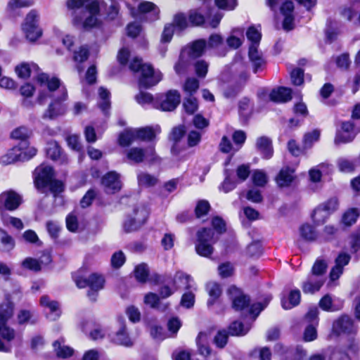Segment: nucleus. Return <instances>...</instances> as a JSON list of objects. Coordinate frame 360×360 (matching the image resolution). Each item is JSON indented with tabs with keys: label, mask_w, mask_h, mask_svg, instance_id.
<instances>
[{
	"label": "nucleus",
	"mask_w": 360,
	"mask_h": 360,
	"mask_svg": "<svg viewBox=\"0 0 360 360\" xmlns=\"http://www.w3.org/2000/svg\"><path fill=\"white\" fill-rule=\"evenodd\" d=\"M67 7L72 24L77 28L89 30L98 25L100 5L97 0H68Z\"/></svg>",
	"instance_id": "obj_1"
},
{
	"label": "nucleus",
	"mask_w": 360,
	"mask_h": 360,
	"mask_svg": "<svg viewBox=\"0 0 360 360\" xmlns=\"http://www.w3.org/2000/svg\"><path fill=\"white\" fill-rule=\"evenodd\" d=\"M15 72L20 79H28L30 77L39 84L41 86H46L49 90H56L63 88L61 81L56 77H50L42 72L39 66L33 62H22L15 67Z\"/></svg>",
	"instance_id": "obj_2"
},
{
	"label": "nucleus",
	"mask_w": 360,
	"mask_h": 360,
	"mask_svg": "<svg viewBox=\"0 0 360 360\" xmlns=\"http://www.w3.org/2000/svg\"><path fill=\"white\" fill-rule=\"evenodd\" d=\"M129 68L134 72H140L139 85L144 88H150L162 80V75L148 63H143L142 59L134 57L129 63Z\"/></svg>",
	"instance_id": "obj_3"
},
{
	"label": "nucleus",
	"mask_w": 360,
	"mask_h": 360,
	"mask_svg": "<svg viewBox=\"0 0 360 360\" xmlns=\"http://www.w3.org/2000/svg\"><path fill=\"white\" fill-rule=\"evenodd\" d=\"M68 97L66 91H39L37 101L42 104L49 98L51 102L43 115V118L53 120L59 116L63 115L66 112V107L63 101Z\"/></svg>",
	"instance_id": "obj_4"
},
{
	"label": "nucleus",
	"mask_w": 360,
	"mask_h": 360,
	"mask_svg": "<svg viewBox=\"0 0 360 360\" xmlns=\"http://www.w3.org/2000/svg\"><path fill=\"white\" fill-rule=\"evenodd\" d=\"M195 243L196 252L205 257H210L214 251L213 244L218 238L214 236V233L211 229L202 228L196 233Z\"/></svg>",
	"instance_id": "obj_5"
},
{
	"label": "nucleus",
	"mask_w": 360,
	"mask_h": 360,
	"mask_svg": "<svg viewBox=\"0 0 360 360\" xmlns=\"http://www.w3.org/2000/svg\"><path fill=\"white\" fill-rule=\"evenodd\" d=\"M74 280L77 286L79 288L89 287L88 297L91 300H96V292L103 288L104 278L97 274H92L88 278H84L80 275H75Z\"/></svg>",
	"instance_id": "obj_6"
},
{
	"label": "nucleus",
	"mask_w": 360,
	"mask_h": 360,
	"mask_svg": "<svg viewBox=\"0 0 360 360\" xmlns=\"http://www.w3.org/2000/svg\"><path fill=\"white\" fill-rule=\"evenodd\" d=\"M181 96L178 91H161L156 94L155 108L162 111L174 110L180 103Z\"/></svg>",
	"instance_id": "obj_7"
},
{
	"label": "nucleus",
	"mask_w": 360,
	"mask_h": 360,
	"mask_svg": "<svg viewBox=\"0 0 360 360\" xmlns=\"http://www.w3.org/2000/svg\"><path fill=\"white\" fill-rule=\"evenodd\" d=\"M174 282L181 283L185 286L186 290H188V292L183 295L181 304L186 308L191 307L195 301V296L193 290H196L193 278L189 275L185 274L183 272H177L174 276Z\"/></svg>",
	"instance_id": "obj_8"
},
{
	"label": "nucleus",
	"mask_w": 360,
	"mask_h": 360,
	"mask_svg": "<svg viewBox=\"0 0 360 360\" xmlns=\"http://www.w3.org/2000/svg\"><path fill=\"white\" fill-rule=\"evenodd\" d=\"M339 202L336 198H332L317 207L312 214L313 220L317 224H323L326 219L338 209Z\"/></svg>",
	"instance_id": "obj_9"
},
{
	"label": "nucleus",
	"mask_w": 360,
	"mask_h": 360,
	"mask_svg": "<svg viewBox=\"0 0 360 360\" xmlns=\"http://www.w3.org/2000/svg\"><path fill=\"white\" fill-rule=\"evenodd\" d=\"M127 158L129 160L135 163H140L143 161L154 162L158 160L153 147H149L145 150L137 147L131 148L127 150Z\"/></svg>",
	"instance_id": "obj_10"
},
{
	"label": "nucleus",
	"mask_w": 360,
	"mask_h": 360,
	"mask_svg": "<svg viewBox=\"0 0 360 360\" xmlns=\"http://www.w3.org/2000/svg\"><path fill=\"white\" fill-rule=\"evenodd\" d=\"M38 15L35 11H31L26 16L23 24V31L27 39L34 41L41 35V30L37 25Z\"/></svg>",
	"instance_id": "obj_11"
},
{
	"label": "nucleus",
	"mask_w": 360,
	"mask_h": 360,
	"mask_svg": "<svg viewBox=\"0 0 360 360\" xmlns=\"http://www.w3.org/2000/svg\"><path fill=\"white\" fill-rule=\"evenodd\" d=\"M130 13L133 17H138L139 15H148L150 20H155L158 19L159 9L152 2L143 1L141 3H132L130 6Z\"/></svg>",
	"instance_id": "obj_12"
},
{
	"label": "nucleus",
	"mask_w": 360,
	"mask_h": 360,
	"mask_svg": "<svg viewBox=\"0 0 360 360\" xmlns=\"http://www.w3.org/2000/svg\"><path fill=\"white\" fill-rule=\"evenodd\" d=\"M214 9H212L209 15H207L206 20L205 18L198 11H191L189 15V20L191 23L193 25H200L205 22L212 28L217 27L222 18V15L217 11L212 17H211L212 11Z\"/></svg>",
	"instance_id": "obj_13"
},
{
	"label": "nucleus",
	"mask_w": 360,
	"mask_h": 360,
	"mask_svg": "<svg viewBox=\"0 0 360 360\" xmlns=\"http://www.w3.org/2000/svg\"><path fill=\"white\" fill-rule=\"evenodd\" d=\"M333 332L337 335L355 334L357 332V326L349 316L343 315L333 322Z\"/></svg>",
	"instance_id": "obj_14"
},
{
	"label": "nucleus",
	"mask_w": 360,
	"mask_h": 360,
	"mask_svg": "<svg viewBox=\"0 0 360 360\" xmlns=\"http://www.w3.org/2000/svg\"><path fill=\"white\" fill-rule=\"evenodd\" d=\"M53 179V171L51 166L41 165L35 169L34 184L37 189L48 187L49 184Z\"/></svg>",
	"instance_id": "obj_15"
},
{
	"label": "nucleus",
	"mask_w": 360,
	"mask_h": 360,
	"mask_svg": "<svg viewBox=\"0 0 360 360\" xmlns=\"http://www.w3.org/2000/svg\"><path fill=\"white\" fill-rule=\"evenodd\" d=\"M22 197L15 191L9 190L0 194V210L13 211L22 203Z\"/></svg>",
	"instance_id": "obj_16"
},
{
	"label": "nucleus",
	"mask_w": 360,
	"mask_h": 360,
	"mask_svg": "<svg viewBox=\"0 0 360 360\" xmlns=\"http://www.w3.org/2000/svg\"><path fill=\"white\" fill-rule=\"evenodd\" d=\"M228 295L232 301V307L235 310H243L250 303L249 297L235 286H231L228 289Z\"/></svg>",
	"instance_id": "obj_17"
},
{
	"label": "nucleus",
	"mask_w": 360,
	"mask_h": 360,
	"mask_svg": "<svg viewBox=\"0 0 360 360\" xmlns=\"http://www.w3.org/2000/svg\"><path fill=\"white\" fill-rule=\"evenodd\" d=\"M40 304L44 307L46 317L50 321H56L60 316V309L57 301L52 300L47 295H43L40 298Z\"/></svg>",
	"instance_id": "obj_18"
},
{
	"label": "nucleus",
	"mask_w": 360,
	"mask_h": 360,
	"mask_svg": "<svg viewBox=\"0 0 360 360\" xmlns=\"http://www.w3.org/2000/svg\"><path fill=\"white\" fill-rule=\"evenodd\" d=\"M292 91H261L258 96L264 101H270L276 103H286L292 100Z\"/></svg>",
	"instance_id": "obj_19"
},
{
	"label": "nucleus",
	"mask_w": 360,
	"mask_h": 360,
	"mask_svg": "<svg viewBox=\"0 0 360 360\" xmlns=\"http://www.w3.org/2000/svg\"><path fill=\"white\" fill-rule=\"evenodd\" d=\"M102 185L108 193H115L121 189L120 175L115 172H110L102 178Z\"/></svg>",
	"instance_id": "obj_20"
},
{
	"label": "nucleus",
	"mask_w": 360,
	"mask_h": 360,
	"mask_svg": "<svg viewBox=\"0 0 360 360\" xmlns=\"http://www.w3.org/2000/svg\"><path fill=\"white\" fill-rule=\"evenodd\" d=\"M206 46V41L204 39L196 40L190 46L183 50L182 53H187L189 62L200 59Z\"/></svg>",
	"instance_id": "obj_21"
},
{
	"label": "nucleus",
	"mask_w": 360,
	"mask_h": 360,
	"mask_svg": "<svg viewBox=\"0 0 360 360\" xmlns=\"http://www.w3.org/2000/svg\"><path fill=\"white\" fill-rule=\"evenodd\" d=\"M281 13L283 16V27L289 31L294 28V4L291 1L284 2L281 6Z\"/></svg>",
	"instance_id": "obj_22"
},
{
	"label": "nucleus",
	"mask_w": 360,
	"mask_h": 360,
	"mask_svg": "<svg viewBox=\"0 0 360 360\" xmlns=\"http://www.w3.org/2000/svg\"><path fill=\"white\" fill-rule=\"evenodd\" d=\"M325 281L326 278H320L310 274L302 283V291L306 294H314L320 290Z\"/></svg>",
	"instance_id": "obj_23"
},
{
	"label": "nucleus",
	"mask_w": 360,
	"mask_h": 360,
	"mask_svg": "<svg viewBox=\"0 0 360 360\" xmlns=\"http://www.w3.org/2000/svg\"><path fill=\"white\" fill-rule=\"evenodd\" d=\"M350 256L347 253H340L335 259V265L330 272V278L332 281L338 280L343 273V268L350 261Z\"/></svg>",
	"instance_id": "obj_24"
},
{
	"label": "nucleus",
	"mask_w": 360,
	"mask_h": 360,
	"mask_svg": "<svg viewBox=\"0 0 360 360\" xmlns=\"http://www.w3.org/2000/svg\"><path fill=\"white\" fill-rule=\"evenodd\" d=\"M14 308L10 295L6 294L4 300L0 303V323L8 322L13 317Z\"/></svg>",
	"instance_id": "obj_25"
},
{
	"label": "nucleus",
	"mask_w": 360,
	"mask_h": 360,
	"mask_svg": "<svg viewBox=\"0 0 360 360\" xmlns=\"http://www.w3.org/2000/svg\"><path fill=\"white\" fill-rule=\"evenodd\" d=\"M355 135L353 124L350 122H343L342 130L337 134L335 141L336 143L350 142Z\"/></svg>",
	"instance_id": "obj_26"
},
{
	"label": "nucleus",
	"mask_w": 360,
	"mask_h": 360,
	"mask_svg": "<svg viewBox=\"0 0 360 360\" xmlns=\"http://www.w3.org/2000/svg\"><path fill=\"white\" fill-rule=\"evenodd\" d=\"M256 147L262 155L263 158L269 159L273 155L271 141L266 136L259 137L256 141Z\"/></svg>",
	"instance_id": "obj_27"
},
{
	"label": "nucleus",
	"mask_w": 360,
	"mask_h": 360,
	"mask_svg": "<svg viewBox=\"0 0 360 360\" xmlns=\"http://www.w3.org/2000/svg\"><path fill=\"white\" fill-rule=\"evenodd\" d=\"M32 6L29 0H9L6 7V11L10 16H15L19 14V11L23 8Z\"/></svg>",
	"instance_id": "obj_28"
},
{
	"label": "nucleus",
	"mask_w": 360,
	"mask_h": 360,
	"mask_svg": "<svg viewBox=\"0 0 360 360\" xmlns=\"http://www.w3.org/2000/svg\"><path fill=\"white\" fill-rule=\"evenodd\" d=\"M120 325L119 330L115 333V335L112 338L113 341L118 345L126 347L131 346L132 342L128 335L123 320H120Z\"/></svg>",
	"instance_id": "obj_29"
},
{
	"label": "nucleus",
	"mask_w": 360,
	"mask_h": 360,
	"mask_svg": "<svg viewBox=\"0 0 360 360\" xmlns=\"http://www.w3.org/2000/svg\"><path fill=\"white\" fill-rule=\"evenodd\" d=\"M258 46L256 45H250L249 58L253 64L254 71L257 72L264 65L265 61L262 57V54L258 51Z\"/></svg>",
	"instance_id": "obj_30"
},
{
	"label": "nucleus",
	"mask_w": 360,
	"mask_h": 360,
	"mask_svg": "<svg viewBox=\"0 0 360 360\" xmlns=\"http://www.w3.org/2000/svg\"><path fill=\"white\" fill-rule=\"evenodd\" d=\"M301 293L298 289L290 292L288 297H282L281 305L284 309H290L300 304Z\"/></svg>",
	"instance_id": "obj_31"
},
{
	"label": "nucleus",
	"mask_w": 360,
	"mask_h": 360,
	"mask_svg": "<svg viewBox=\"0 0 360 360\" xmlns=\"http://www.w3.org/2000/svg\"><path fill=\"white\" fill-rule=\"evenodd\" d=\"M294 179V170L285 167L282 169L276 177V182L281 187L289 186Z\"/></svg>",
	"instance_id": "obj_32"
},
{
	"label": "nucleus",
	"mask_w": 360,
	"mask_h": 360,
	"mask_svg": "<svg viewBox=\"0 0 360 360\" xmlns=\"http://www.w3.org/2000/svg\"><path fill=\"white\" fill-rule=\"evenodd\" d=\"M53 346L57 356L60 358H68L73 354V349L65 345L63 339L55 341Z\"/></svg>",
	"instance_id": "obj_33"
},
{
	"label": "nucleus",
	"mask_w": 360,
	"mask_h": 360,
	"mask_svg": "<svg viewBox=\"0 0 360 360\" xmlns=\"http://www.w3.org/2000/svg\"><path fill=\"white\" fill-rule=\"evenodd\" d=\"M21 148L15 146L9 150L7 153L1 158V161L4 165L14 163L16 161H22L21 160Z\"/></svg>",
	"instance_id": "obj_34"
},
{
	"label": "nucleus",
	"mask_w": 360,
	"mask_h": 360,
	"mask_svg": "<svg viewBox=\"0 0 360 360\" xmlns=\"http://www.w3.org/2000/svg\"><path fill=\"white\" fill-rule=\"evenodd\" d=\"M136 102L142 105H150L155 108L156 101V94L153 96L148 91H139L135 96Z\"/></svg>",
	"instance_id": "obj_35"
},
{
	"label": "nucleus",
	"mask_w": 360,
	"mask_h": 360,
	"mask_svg": "<svg viewBox=\"0 0 360 360\" xmlns=\"http://www.w3.org/2000/svg\"><path fill=\"white\" fill-rule=\"evenodd\" d=\"M130 214L135 217L136 225H143L148 217V210L142 205L134 207Z\"/></svg>",
	"instance_id": "obj_36"
},
{
	"label": "nucleus",
	"mask_w": 360,
	"mask_h": 360,
	"mask_svg": "<svg viewBox=\"0 0 360 360\" xmlns=\"http://www.w3.org/2000/svg\"><path fill=\"white\" fill-rule=\"evenodd\" d=\"M136 140V129H127L120 134L119 143L122 146H128Z\"/></svg>",
	"instance_id": "obj_37"
},
{
	"label": "nucleus",
	"mask_w": 360,
	"mask_h": 360,
	"mask_svg": "<svg viewBox=\"0 0 360 360\" xmlns=\"http://www.w3.org/2000/svg\"><path fill=\"white\" fill-rule=\"evenodd\" d=\"M340 94L338 91H320L319 98L320 101L328 105H333L336 104L340 99Z\"/></svg>",
	"instance_id": "obj_38"
},
{
	"label": "nucleus",
	"mask_w": 360,
	"mask_h": 360,
	"mask_svg": "<svg viewBox=\"0 0 360 360\" xmlns=\"http://www.w3.org/2000/svg\"><path fill=\"white\" fill-rule=\"evenodd\" d=\"M207 290L210 296L207 301V305L211 306L221 295V290L219 284L216 283H210L207 285Z\"/></svg>",
	"instance_id": "obj_39"
},
{
	"label": "nucleus",
	"mask_w": 360,
	"mask_h": 360,
	"mask_svg": "<svg viewBox=\"0 0 360 360\" xmlns=\"http://www.w3.org/2000/svg\"><path fill=\"white\" fill-rule=\"evenodd\" d=\"M238 108L240 117L246 122L250 117L252 112L249 99L243 98L239 103Z\"/></svg>",
	"instance_id": "obj_40"
},
{
	"label": "nucleus",
	"mask_w": 360,
	"mask_h": 360,
	"mask_svg": "<svg viewBox=\"0 0 360 360\" xmlns=\"http://www.w3.org/2000/svg\"><path fill=\"white\" fill-rule=\"evenodd\" d=\"M327 263L325 260L318 259L314 262L311 271V274L319 277L320 278H326L325 274L327 269Z\"/></svg>",
	"instance_id": "obj_41"
},
{
	"label": "nucleus",
	"mask_w": 360,
	"mask_h": 360,
	"mask_svg": "<svg viewBox=\"0 0 360 360\" xmlns=\"http://www.w3.org/2000/svg\"><path fill=\"white\" fill-rule=\"evenodd\" d=\"M337 165L340 172L346 173L353 172L356 167L353 160L343 157L337 160Z\"/></svg>",
	"instance_id": "obj_42"
},
{
	"label": "nucleus",
	"mask_w": 360,
	"mask_h": 360,
	"mask_svg": "<svg viewBox=\"0 0 360 360\" xmlns=\"http://www.w3.org/2000/svg\"><path fill=\"white\" fill-rule=\"evenodd\" d=\"M300 233L305 240L311 241L316 238L317 234L314 227L310 224H305L300 226Z\"/></svg>",
	"instance_id": "obj_43"
},
{
	"label": "nucleus",
	"mask_w": 360,
	"mask_h": 360,
	"mask_svg": "<svg viewBox=\"0 0 360 360\" xmlns=\"http://www.w3.org/2000/svg\"><path fill=\"white\" fill-rule=\"evenodd\" d=\"M0 336L5 340L11 342L15 338V330L7 325V322L0 323Z\"/></svg>",
	"instance_id": "obj_44"
},
{
	"label": "nucleus",
	"mask_w": 360,
	"mask_h": 360,
	"mask_svg": "<svg viewBox=\"0 0 360 360\" xmlns=\"http://www.w3.org/2000/svg\"><path fill=\"white\" fill-rule=\"evenodd\" d=\"M233 33H238L241 37L232 34L227 38L226 43L230 48L238 49L241 46L244 39L243 30L241 29L234 30Z\"/></svg>",
	"instance_id": "obj_45"
},
{
	"label": "nucleus",
	"mask_w": 360,
	"mask_h": 360,
	"mask_svg": "<svg viewBox=\"0 0 360 360\" xmlns=\"http://www.w3.org/2000/svg\"><path fill=\"white\" fill-rule=\"evenodd\" d=\"M183 106L188 114H193L198 108V103L195 96L190 94L184 100Z\"/></svg>",
	"instance_id": "obj_46"
},
{
	"label": "nucleus",
	"mask_w": 360,
	"mask_h": 360,
	"mask_svg": "<svg viewBox=\"0 0 360 360\" xmlns=\"http://www.w3.org/2000/svg\"><path fill=\"white\" fill-rule=\"evenodd\" d=\"M207 335L206 333L200 332L197 338L196 342L198 346V349L202 355L207 356L210 354V350L209 347L207 345Z\"/></svg>",
	"instance_id": "obj_47"
},
{
	"label": "nucleus",
	"mask_w": 360,
	"mask_h": 360,
	"mask_svg": "<svg viewBox=\"0 0 360 360\" xmlns=\"http://www.w3.org/2000/svg\"><path fill=\"white\" fill-rule=\"evenodd\" d=\"M359 217V210L356 208H351L344 213L342 221L346 226H351L356 222Z\"/></svg>",
	"instance_id": "obj_48"
},
{
	"label": "nucleus",
	"mask_w": 360,
	"mask_h": 360,
	"mask_svg": "<svg viewBox=\"0 0 360 360\" xmlns=\"http://www.w3.org/2000/svg\"><path fill=\"white\" fill-rule=\"evenodd\" d=\"M110 91H100L99 93L98 105L105 115L108 113V110L110 108Z\"/></svg>",
	"instance_id": "obj_49"
},
{
	"label": "nucleus",
	"mask_w": 360,
	"mask_h": 360,
	"mask_svg": "<svg viewBox=\"0 0 360 360\" xmlns=\"http://www.w3.org/2000/svg\"><path fill=\"white\" fill-rule=\"evenodd\" d=\"M229 333L231 335H244L250 330V327L245 326L241 322L233 321L229 328Z\"/></svg>",
	"instance_id": "obj_50"
},
{
	"label": "nucleus",
	"mask_w": 360,
	"mask_h": 360,
	"mask_svg": "<svg viewBox=\"0 0 360 360\" xmlns=\"http://www.w3.org/2000/svg\"><path fill=\"white\" fill-rule=\"evenodd\" d=\"M136 134L137 140L142 141H151L155 136L153 129L149 127L136 129Z\"/></svg>",
	"instance_id": "obj_51"
},
{
	"label": "nucleus",
	"mask_w": 360,
	"mask_h": 360,
	"mask_svg": "<svg viewBox=\"0 0 360 360\" xmlns=\"http://www.w3.org/2000/svg\"><path fill=\"white\" fill-rule=\"evenodd\" d=\"M148 275L149 269L147 264L142 263L136 266L134 269V276L139 282H146Z\"/></svg>",
	"instance_id": "obj_52"
},
{
	"label": "nucleus",
	"mask_w": 360,
	"mask_h": 360,
	"mask_svg": "<svg viewBox=\"0 0 360 360\" xmlns=\"http://www.w3.org/2000/svg\"><path fill=\"white\" fill-rule=\"evenodd\" d=\"M246 36L248 39L250 41V45H259L262 34L255 27H250L246 32Z\"/></svg>",
	"instance_id": "obj_53"
},
{
	"label": "nucleus",
	"mask_w": 360,
	"mask_h": 360,
	"mask_svg": "<svg viewBox=\"0 0 360 360\" xmlns=\"http://www.w3.org/2000/svg\"><path fill=\"white\" fill-rule=\"evenodd\" d=\"M21 148V160L25 161L31 159L37 154V149L34 147L27 146V142H22L19 145Z\"/></svg>",
	"instance_id": "obj_54"
},
{
	"label": "nucleus",
	"mask_w": 360,
	"mask_h": 360,
	"mask_svg": "<svg viewBox=\"0 0 360 360\" xmlns=\"http://www.w3.org/2000/svg\"><path fill=\"white\" fill-rule=\"evenodd\" d=\"M194 65L195 71L198 77L204 78L208 70V63L201 59L191 61Z\"/></svg>",
	"instance_id": "obj_55"
},
{
	"label": "nucleus",
	"mask_w": 360,
	"mask_h": 360,
	"mask_svg": "<svg viewBox=\"0 0 360 360\" xmlns=\"http://www.w3.org/2000/svg\"><path fill=\"white\" fill-rule=\"evenodd\" d=\"M31 131L25 127H20L11 133V137L16 140H21L24 142L30 136Z\"/></svg>",
	"instance_id": "obj_56"
},
{
	"label": "nucleus",
	"mask_w": 360,
	"mask_h": 360,
	"mask_svg": "<svg viewBox=\"0 0 360 360\" xmlns=\"http://www.w3.org/2000/svg\"><path fill=\"white\" fill-rule=\"evenodd\" d=\"M0 242L4 247V250L9 251L14 247V240L11 236H9L4 230L0 229Z\"/></svg>",
	"instance_id": "obj_57"
},
{
	"label": "nucleus",
	"mask_w": 360,
	"mask_h": 360,
	"mask_svg": "<svg viewBox=\"0 0 360 360\" xmlns=\"http://www.w3.org/2000/svg\"><path fill=\"white\" fill-rule=\"evenodd\" d=\"M210 205L208 201L205 200L198 201L195 209L196 217L198 218H200L206 215L210 210Z\"/></svg>",
	"instance_id": "obj_58"
},
{
	"label": "nucleus",
	"mask_w": 360,
	"mask_h": 360,
	"mask_svg": "<svg viewBox=\"0 0 360 360\" xmlns=\"http://www.w3.org/2000/svg\"><path fill=\"white\" fill-rule=\"evenodd\" d=\"M136 219L133 215L129 214L124 223V229L126 232L129 233L139 230L143 225H136Z\"/></svg>",
	"instance_id": "obj_59"
},
{
	"label": "nucleus",
	"mask_w": 360,
	"mask_h": 360,
	"mask_svg": "<svg viewBox=\"0 0 360 360\" xmlns=\"http://www.w3.org/2000/svg\"><path fill=\"white\" fill-rule=\"evenodd\" d=\"M290 79L294 85L300 86L304 82V70L300 68L293 69L290 72Z\"/></svg>",
	"instance_id": "obj_60"
},
{
	"label": "nucleus",
	"mask_w": 360,
	"mask_h": 360,
	"mask_svg": "<svg viewBox=\"0 0 360 360\" xmlns=\"http://www.w3.org/2000/svg\"><path fill=\"white\" fill-rule=\"evenodd\" d=\"M319 309L316 307L309 308L305 315V320L309 325L318 326L319 324Z\"/></svg>",
	"instance_id": "obj_61"
},
{
	"label": "nucleus",
	"mask_w": 360,
	"mask_h": 360,
	"mask_svg": "<svg viewBox=\"0 0 360 360\" xmlns=\"http://www.w3.org/2000/svg\"><path fill=\"white\" fill-rule=\"evenodd\" d=\"M89 55V49L86 46H80L74 52V60L78 63H82L87 60Z\"/></svg>",
	"instance_id": "obj_62"
},
{
	"label": "nucleus",
	"mask_w": 360,
	"mask_h": 360,
	"mask_svg": "<svg viewBox=\"0 0 360 360\" xmlns=\"http://www.w3.org/2000/svg\"><path fill=\"white\" fill-rule=\"evenodd\" d=\"M232 138L236 145L234 151H238L246 140V134L242 130H238L233 134Z\"/></svg>",
	"instance_id": "obj_63"
},
{
	"label": "nucleus",
	"mask_w": 360,
	"mask_h": 360,
	"mask_svg": "<svg viewBox=\"0 0 360 360\" xmlns=\"http://www.w3.org/2000/svg\"><path fill=\"white\" fill-rule=\"evenodd\" d=\"M61 153V149L59 146L56 143H49L46 148L47 155L52 160H57Z\"/></svg>",
	"instance_id": "obj_64"
}]
</instances>
